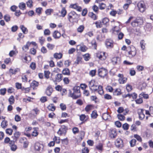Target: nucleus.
Listing matches in <instances>:
<instances>
[{"mask_svg":"<svg viewBox=\"0 0 153 153\" xmlns=\"http://www.w3.org/2000/svg\"><path fill=\"white\" fill-rule=\"evenodd\" d=\"M88 86L90 90L92 91H97L100 95L103 94L104 93L102 86L97 85L94 80H92L89 82Z\"/></svg>","mask_w":153,"mask_h":153,"instance_id":"f257e3e1","label":"nucleus"},{"mask_svg":"<svg viewBox=\"0 0 153 153\" xmlns=\"http://www.w3.org/2000/svg\"><path fill=\"white\" fill-rule=\"evenodd\" d=\"M73 92L71 90H69L68 96L73 99H76L81 96L80 88L79 86H75L73 88Z\"/></svg>","mask_w":153,"mask_h":153,"instance_id":"f03ea898","label":"nucleus"},{"mask_svg":"<svg viewBox=\"0 0 153 153\" xmlns=\"http://www.w3.org/2000/svg\"><path fill=\"white\" fill-rule=\"evenodd\" d=\"M127 51L128 52L129 56L131 57L134 56L136 53V49L133 45L127 47Z\"/></svg>","mask_w":153,"mask_h":153,"instance_id":"7ed1b4c3","label":"nucleus"},{"mask_svg":"<svg viewBox=\"0 0 153 153\" xmlns=\"http://www.w3.org/2000/svg\"><path fill=\"white\" fill-rule=\"evenodd\" d=\"M78 17V15L74 11H72L68 14V19L70 22L72 20L76 19Z\"/></svg>","mask_w":153,"mask_h":153,"instance_id":"20e7f679","label":"nucleus"},{"mask_svg":"<svg viewBox=\"0 0 153 153\" xmlns=\"http://www.w3.org/2000/svg\"><path fill=\"white\" fill-rule=\"evenodd\" d=\"M68 129V127L65 125H62L61 127L59 129L57 133L60 136L62 135H65Z\"/></svg>","mask_w":153,"mask_h":153,"instance_id":"39448f33","label":"nucleus"},{"mask_svg":"<svg viewBox=\"0 0 153 153\" xmlns=\"http://www.w3.org/2000/svg\"><path fill=\"white\" fill-rule=\"evenodd\" d=\"M98 73L100 77L103 78L107 74V70L104 68H100L98 70Z\"/></svg>","mask_w":153,"mask_h":153,"instance_id":"423d86ee","label":"nucleus"},{"mask_svg":"<svg viewBox=\"0 0 153 153\" xmlns=\"http://www.w3.org/2000/svg\"><path fill=\"white\" fill-rule=\"evenodd\" d=\"M137 6L139 11L141 12H144L146 9V7L143 1H141L138 2Z\"/></svg>","mask_w":153,"mask_h":153,"instance_id":"0eeeda50","label":"nucleus"},{"mask_svg":"<svg viewBox=\"0 0 153 153\" xmlns=\"http://www.w3.org/2000/svg\"><path fill=\"white\" fill-rule=\"evenodd\" d=\"M116 146L119 148H122L123 146V140L120 138L117 139L115 141Z\"/></svg>","mask_w":153,"mask_h":153,"instance_id":"6e6552de","label":"nucleus"},{"mask_svg":"<svg viewBox=\"0 0 153 153\" xmlns=\"http://www.w3.org/2000/svg\"><path fill=\"white\" fill-rule=\"evenodd\" d=\"M44 148L43 144H40L39 143L37 142L35 143L34 145L35 149L37 151H42Z\"/></svg>","mask_w":153,"mask_h":153,"instance_id":"1a4fd4ad","label":"nucleus"},{"mask_svg":"<svg viewBox=\"0 0 153 153\" xmlns=\"http://www.w3.org/2000/svg\"><path fill=\"white\" fill-rule=\"evenodd\" d=\"M143 22V21L142 20L137 19L132 22L131 24L133 27H135L142 25Z\"/></svg>","mask_w":153,"mask_h":153,"instance_id":"9d476101","label":"nucleus"},{"mask_svg":"<svg viewBox=\"0 0 153 153\" xmlns=\"http://www.w3.org/2000/svg\"><path fill=\"white\" fill-rule=\"evenodd\" d=\"M117 76L119 78L118 80L120 84H124L126 82L127 79L124 77L123 74H119Z\"/></svg>","mask_w":153,"mask_h":153,"instance_id":"9b49d317","label":"nucleus"},{"mask_svg":"<svg viewBox=\"0 0 153 153\" xmlns=\"http://www.w3.org/2000/svg\"><path fill=\"white\" fill-rule=\"evenodd\" d=\"M96 56L100 60H105L106 59V56L105 55V52H100L96 53Z\"/></svg>","mask_w":153,"mask_h":153,"instance_id":"f8f14e48","label":"nucleus"},{"mask_svg":"<svg viewBox=\"0 0 153 153\" xmlns=\"http://www.w3.org/2000/svg\"><path fill=\"white\" fill-rule=\"evenodd\" d=\"M105 45L107 48H112L114 46V42L111 39H107L105 41Z\"/></svg>","mask_w":153,"mask_h":153,"instance_id":"ddd939ff","label":"nucleus"},{"mask_svg":"<svg viewBox=\"0 0 153 153\" xmlns=\"http://www.w3.org/2000/svg\"><path fill=\"white\" fill-rule=\"evenodd\" d=\"M15 142L14 141L10 140L9 143L11 150L13 151H15L17 149V146L15 144Z\"/></svg>","mask_w":153,"mask_h":153,"instance_id":"4468645a","label":"nucleus"},{"mask_svg":"<svg viewBox=\"0 0 153 153\" xmlns=\"http://www.w3.org/2000/svg\"><path fill=\"white\" fill-rule=\"evenodd\" d=\"M120 58L119 57H114L111 59V61L113 64L114 65L120 64Z\"/></svg>","mask_w":153,"mask_h":153,"instance_id":"2eb2a0df","label":"nucleus"},{"mask_svg":"<svg viewBox=\"0 0 153 153\" xmlns=\"http://www.w3.org/2000/svg\"><path fill=\"white\" fill-rule=\"evenodd\" d=\"M70 7L71 8L75 9L79 12H80L82 10V8L78 6L76 4H71Z\"/></svg>","mask_w":153,"mask_h":153,"instance_id":"dca6fc26","label":"nucleus"},{"mask_svg":"<svg viewBox=\"0 0 153 153\" xmlns=\"http://www.w3.org/2000/svg\"><path fill=\"white\" fill-rule=\"evenodd\" d=\"M20 135V133L19 131H16L13 134V136L12 137L13 138V140L12 141H16L19 138Z\"/></svg>","mask_w":153,"mask_h":153,"instance_id":"f3484780","label":"nucleus"},{"mask_svg":"<svg viewBox=\"0 0 153 153\" xmlns=\"http://www.w3.org/2000/svg\"><path fill=\"white\" fill-rule=\"evenodd\" d=\"M61 34L60 33H59L58 31H55L53 34V36L54 38L55 39H58L61 36Z\"/></svg>","mask_w":153,"mask_h":153,"instance_id":"a211bd4d","label":"nucleus"},{"mask_svg":"<svg viewBox=\"0 0 153 153\" xmlns=\"http://www.w3.org/2000/svg\"><path fill=\"white\" fill-rule=\"evenodd\" d=\"M62 74H57L55 76V81L56 82H60L62 79Z\"/></svg>","mask_w":153,"mask_h":153,"instance_id":"6ab92c4d","label":"nucleus"},{"mask_svg":"<svg viewBox=\"0 0 153 153\" xmlns=\"http://www.w3.org/2000/svg\"><path fill=\"white\" fill-rule=\"evenodd\" d=\"M103 145L102 143H99L96 146V148L100 152H102L103 150Z\"/></svg>","mask_w":153,"mask_h":153,"instance_id":"aec40b11","label":"nucleus"},{"mask_svg":"<svg viewBox=\"0 0 153 153\" xmlns=\"http://www.w3.org/2000/svg\"><path fill=\"white\" fill-rule=\"evenodd\" d=\"M110 135L112 138H115L116 137L117 133L115 129H113L111 130Z\"/></svg>","mask_w":153,"mask_h":153,"instance_id":"412c9836","label":"nucleus"},{"mask_svg":"<svg viewBox=\"0 0 153 153\" xmlns=\"http://www.w3.org/2000/svg\"><path fill=\"white\" fill-rule=\"evenodd\" d=\"M62 73L64 75L69 76L70 75V71L68 68H64L62 71Z\"/></svg>","mask_w":153,"mask_h":153,"instance_id":"4be33fe9","label":"nucleus"},{"mask_svg":"<svg viewBox=\"0 0 153 153\" xmlns=\"http://www.w3.org/2000/svg\"><path fill=\"white\" fill-rule=\"evenodd\" d=\"M39 83L38 82L36 81H33L31 83V87L33 88V89H36V88L38 87L39 85Z\"/></svg>","mask_w":153,"mask_h":153,"instance_id":"5701e85b","label":"nucleus"},{"mask_svg":"<svg viewBox=\"0 0 153 153\" xmlns=\"http://www.w3.org/2000/svg\"><path fill=\"white\" fill-rule=\"evenodd\" d=\"M20 28L22 30L23 33L27 34L28 32V30L27 28L24 25H21L20 26Z\"/></svg>","mask_w":153,"mask_h":153,"instance_id":"b1692460","label":"nucleus"},{"mask_svg":"<svg viewBox=\"0 0 153 153\" xmlns=\"http://www.w3.org/2000/svg\"><path fill=\"white\" fill-rule=\"evenodd\" d=\"M47 108L49 111H54L56 109V107L53 104H50L47 107Z\"/></svg>","mask_w":153,"mask_h":153,"instance_id":"393cba45","label":"nucleus"},{"mask_svg":"<svg viewBox=\"0 0 153 153\" xmlns=\"http://www.w3.org/2000/svg\"><path fill=\"white\" fill-rule=\"evenodd\" d=\"M52 91L53 89L51 87L49 86L46 89V94L47 95L49 96L51 95Z\"/></svg>","mask_w":153,"mask_h":153,"instance_id":"a878e982","label":"nucleus"},{"mask_svg":"<svg viewBox=\"0 0 153 153\" xmlns=\"http://www.w3.org/2000/svg\"><path fill=\"white\" fill-rule=\"evenodd\" d=\"M102 118L104 120H107L110 119V115L107 113H104L102 115Z\"/></svg>","mask_w":153,"mask_h":153,"instance_id":"bb28decb","label":"nucleus"},{"mask_svg":"<svg viewBox=\"0 0 153 153\" xmlns=\"http://www.w3.org/2000/svg\"><path fill=\"white\" fill-rule=\"evenodd\" d=\"M38 128L37 127H34V130L32 133L31 135L34 137H36L38 134L39 133L37 132V130Z\"/></svg>","mask_w":153,"mask_h":153,"instance_id":"cd10ccee","label":"nucleus"},{"mask_svg":"<svg viewBox=\"0 0 153 153\" xmlns=\"http://www.w3.org/2000/svg\"><path fill=\"white\" fill-rule=\"evenodd\" d=\"M31 43L28 42H27L26 44L22 48L23 51H26L29 49V47Z\"/></svg>","mask_w":153,"mask_h":153,"instance_id":"c85d7f7f","label":"nucleus"},{"mask_svg":"<svg viewBox=\"0 0 153 153\" xmlns=\"http://www.w3.org/2000/svg\"><path fill=\"white\" fill-rule=\"evenodd\" d=\"M8 125L7 122V121L4 120H3L1 124V126L3 128H6Z\"/></svg>","mask_w":153,"mask_h":153,"instance_id":"c756f323","label":"nucleus"},{"mask_svg":"<svg viewBox=\"0 0 153 153\" xmlns=\"http://www.w3.org/2000/svg\"><path fill=\"white\" fill-rule=\"evenodd\" d=\"M62 56V54L61 53H55L54 54V57L56 59H60Z\"/></svg>","mask_w":153,"mask_h":153,"instance_id":"7c9ffc66","label":"nucleus"},{"mask_svg":"<svg viewBox=\"0 0 153 153\" xmlns=\"http://www.w3.org/2000/svg\"><path fill=\"white\" fill-rule=\"evenodd\" d=\"M89 16L94 20H97V16L93 12L89 13Z\"/></svg>","mask_w":153,"mask_h":153,"instance_id":"2f4dec72","label":"nucleus"},{"mask_svg":"<svg viewBox=\"0 0 153 153\" xmlns=\"http://www.w3.org/2000/svg\"><path fill=\"white\" fill-rule=\"evenodd\" d=\"M139 97H143L145 99H147L149 98V95L147 94H145L144 93H142L139 96Z\"/></svg>","mask_w":153,"mask_h":153,"instance_id":"473e14b6","label":"nucleus"},{"mask_svg":"<svg viewBox=\"0 0 153 153\" xmlns=\"http://www.w3.org/2000/svg\"><path fill=\"white\" fill-rule=\"evenodd\" d=\"M113 94L114 95H119L121 94V90L119 88L116 89L114 92Z\"/></svg>","mask_w":153,"mask_h":153,"instance_id":"72a5a7b5","label":"nucleus"},{"mask_svg":"<svg viewBox=\"0 0 153 153\" xmlns=\"http://www.w3.org/2000/svg\"><path fill=\"white\" fill-rule=\"evenodd\" d=\"M61 16L63 17L65 16L67 13V11L65 8L63 7L62 8L61 11Z\"/></svg>","mask_w":153,"mask_h":153,"instance_id":"f704fd0d","label":"nucleus"},{"mask_svg":"<svg viewBox=\"0 0 153 153\" xmlns=\"http://www.w3.org/2000/svg\"><path fill=\"white\" fill-rule=\"evenodd\" d=\"M8 101L10 105L13 104L15 101V99L13 96H11L9 97Z\"/></svg>","mask_w":153,"mask_h":153,"instance_id":"c9c22d12","label":"nucleus"},{"mask_svg":"<svg viewBox=\"0 0 153 153\" xmlns=\"http://www.w3.org/2000/svg\"><path fill=\"white\" fill-rule=\"evenodd\" d=\"M4 18L6 22H8L10 20L11 17L8 14H6L4 16Z\"/></svg>","mask_w":153,"mask_h":153,"instance_id":"e433bc0d","label":"nucleus"},{"mask_svg":"<svg viewBox=\"0 0 153 153\" xmlns=\"http://www.w3.org/2000/svg\"><path fill=\"white\" fill-rule=\"evenodd\" d=\"M136 140L135 139H132L129 142L131 147H134L135 146Z\"/></svg>","mask_w":153,"mask_h":153,"instance_id":"4c0bfd02","label":"nucleus"},{"mask_svg":"<svg viewBox=\"0 0 153 153\" xmlns=\"http://www.w3.org/2000/svg\"><path fill=\"white\" fill-rule=\"evenodd\" d=\"M19 6L20 9L24 10L25 8V4L22 2L20 3Z\"/></svg>","mask_w":153,"mask_h":153,"instance_id":"58836bf2","label":"nucleus"},{"mask_svg":"<svg viewBox=\"0 0 153 153\" xmlns=\"http://www.w3.org/2000/svg\"><path fill=\"white\" fill-rule=\"evenodd\" d=\"M84 26L83 25H81L77 28V31L79 33H82L84 29Z\"/></svg>","mask_w":153,"mask_h":153,"instance_id":"ea45409f","label":"nucleus"},{"mask_svg":"<svg viewBox=\"0 0 153 153\" xmlns=\"http://www.w3.org/2000/svg\"><path fill=\"white\" fill-rule=\"evenodd\" d=\"M95 24L96 25V27L97 28H100L102 27L101 22L100 21L96 22Z\"/></svg>","mask_w":153,"mask_h":153,"instance_id":"a19ab883","label":"nucleus"},{"mask_svg":"<svg viewBox=\"0 0 153 153\" xmlns=\"http://www.w3.org/2000/svg\"><path fill=\"white\" fill-rule=\"evenodd\" d=\"M97 116V112L95 111H92L91 114V117L93 119L96 118Z\"/></svg>","mask_w":153,"mask_h":153,"instance_id":"79ce46f5","label":"nucleus"},{"mask_svg":"<svg viewBox=\"0 0 153 153\" xmlns=\"http://www.w3.org/2000/svg\"><path fill=\"white\" fill-rule=\"evenodd\" d=\"M83 57L84 59L86 61H88L90 58L89 54L87 53L83 55Z\"/></svg>","mask_w":153,"mask_h":153,"instance_id":"37998d69","label":"nucleus"},{"mask_svg":"<svg viewBox=\"0 0 153 153\" xmlns=\"http://www.w3.org/2000/svg\"><path fill=\"white\" fill-rule=\"evenodd\" d=\"M140 46L142 50H144L145 48L146 44L144 40H142L140 42Z\"/></svg>","mask_w":153,"mask_h":153,"instance_id":"c03bdc74","label":"nucleus"},{"mask_svg":"<svg viewBox=\"0 0 153 153\" xmlns=\"http://www.w3.org/2000/svg\"><path fill=\"white\" fill-rule=\"evenodd\" d=\"M92 105H87L85 108V110L86 112H88L91 109Z\"/></svg>","mask_w":153,"mask_h":153,"instance_id":"a18cd8bd","label":"nucleus"},{"mask_svg":"<svg viewBox=\"0 0 153 153\" xmlns=\"http://www.w3.org/2000/svg\"><path fill=\"white\" fill-rule=\"evenodd\" d=\"M99 7L100 9L103 10L105 8L106 5L105 4L102 3L99 4Z\"/></svg>","mask_w":153,"mask_h":153,"instance_id":"49530a36","label":"nucleus"},{"mask_svg":"<svg viewBox=\"0 0 153 153\" xmlns=\"http://www.w3.org/2000/svg\"><path fill=\"white\" fill-rule=\"evenodd\" d=\"M6 88H1L0 89V94L3 96L4 95L6 94Z\"/></svg>","mask_w":153,"mask_h":153,"instance_id":"de8ad7c7","label":"nucleus"},{"mask_svg":"<svg viewBox=\"0 0 153 153\" xmlns=\"http://www.w3.org/2000/svg\"><path fill=\"white\" fill-rule=\"evenodd\" d=\"M33 1L32 0H29L27 2V7L31 8L33 6Z\"/></svg>","mask_w":153,"mask_h":153,"instance_id":"09e8293b","label":"nucleus"},{"mask_svg":"<svg viewBox=\"0 0 153 153\" xmlns=\"http://www.w3.org/2000/svg\"><path fill=\"white\" fill-rule=\"evenodd\" d=\"M117 117L121 121H123L124 120L125 117L122 114H119L117 115Z\"/></svg>","mask_w":153,"mask_h":153,"instance_id":"8fccbe9b","label":"nucleus"},{"mask_svg":"<svg viewBox=\"0 0 153 153\" xmlns=\"http://www.w3.org/2000/svg\"><path fill=\"white\" fill-rule=\"evenodd\" d=\"M109 21V19L107 18H105L102 20V23L105 25H107Z\"/></svg>","mask_w":153,"mask_h":153,"instance_id":"3c124183","label":"nucleus"},{"mask_svg":"<svg viewBox=\"0 0 153 153\" xmlns=\"http://www.w3.org/2000/svg\"><path fill=\"white\" fill-rule=\"evenodd\" d=\"M60 107L62 111H64L66 109V107L65 104L61 103L60 104Z\"/></svg>","mask_w":153,"mask_h":153,"instance_id":"603ef678","label":"nucleus"},{"mask_svg":"<svg viewBox=\"0 0 153 153\" xmlns=\"http://www.w3.org/2000/svg\"><path fill=\"white\" fill-rule=\"evenodd\" d=\"M129 126V125L127 123H125L123 125L122 127L124 130H126L128 129Z\"/></svg>","mask_w":153,"mask_h":153,"instance_id":"864d4df0","label":"nucleus"},{"mask_svg":"<svg viewBox=\"0 0 153 153\" xmlns=\"http://www.w3.org/2000/svg\"><path fill=\"white\" fill-rule=\"evenodd\" d=\"M139 98L135 100L137 104H140L143 102V100L141 97H139Z\"/></svg>","mask_w":153,"mask_h":153,"instance_id":"5fc2aeb1","label":"nucleus"},{"mask_svg":"<svg viewBox=\"0 0 153 153\" xmlns=\"http://www.w3.org/2000/svg\"><path fill=\"white\" fill-rule=\"evenodd\" d=\"M47 46L49 49L53 50L55 46L52 44L48 43L47 44Z\"/></svg>","mask_w":153,"mask_h":153,"instance_id":"6e6d98bb","label":"nucleus"},{"mask_svg":"<svg viewBox=\"0 0 153 153\" xmlns=\"http://www.w3.org/2000/svg\"><path fill=\"white\" fill-rule=\"evenodd\" d=\"M134 138H136L137 140L140 142H141L142 141V139L141 137L137 134H134Z\"/></svg>","mask_w":153,"mask_h":153,"instance_id":"4d7b16f0","label":"nucleus"},{"mask_svg":"<svg viewBox=\"0 0 153 153\" xmlns=\"http://www.w3.org/2000/svg\"><path fill=\"white\" fill-rule=\"evenodd\" d=\"M44 35L46 36L49 35L51 34L50 30L48 29H45L44 30Z\"/></svg>","mask_w":153,"mask_h":153,"instance_id":"13d9d810","label":"nucleus"},{"mask_svg":"<svg viewBox=\"0 0 153 153\" xmlns=\"http://www.w3.org/2000/svg\"><path fill=\"white\" fill-rule=\"evenodd\" d=\"M64 83L65 84H68L69 83L70 80L68 77H65L63 79Z\"/></svg>","mask_w":153,"mask_h":153,"instance_id":"bf43d9fd","label":"nucleus"},{"mask_svg":"<svg viewBox=\"0 0 153 153\" xmlns=\"http://www.w3.org/2000/svg\"><path fill=\"white\" fill-rule=\"evenodd\" d=\"M53 140L54 142H56L57 143H59L60 142V139L59 137H57L55 136L53 138Z\"/></svg>","mask_w":153,"mask_h":153,"instance_id":"052dcab7","label":"nucleus"},{"mask_svg":"<svg viewBox=\"0 0 153 153\" xmlns=\"http://www.w3.org/2000/svg\"><path fill=\"white\" fill-rule=\"evenodd\" d=\"M30 67L33 70H34L36 68V64L35 62H32L30 65Z\"/></svg>","mask_w":153,"mask_h":153,"instance_id":"680f3d73","label":"nucleus"},{"mask_svg":"<svg viewBox=\"0 0 153 153\" xmlns=\"http://www.w3.org/2000/svg\"><path fill=\"white\" fill-rule=\"evenodd\" d=\"M13 130L11 128H7L6 130V132L10 135L12 134Z\"/></svg>","mask_w":153,"mask_h":153,"instance_id":"e2e57ef3","label":"nucleus"},{"mask_svg":"<svg viewBox=\"0 0 153 153\" xmlns=\"http://www.w3.org/2000/svg\"><path fill=\"white\" fill-rule=\"evenodd\" d=\"M88 48L85 46H81L80 48V50L82 52H85Z\"/></svg>","mask_w":153,"mask_h":153,"instance_id":"0e129e2a","label":"nucleus"},{"mask_svg":"<svg viewBox=\"0 0 153 153\" xmlns=\"http://www.w3.org/2000/svg\"><path fill=\"white\" fill-rule=\"evenodd\" d=\"M132 86L129 84H127L126 86V89L128 92L131 91L132 89Z\"/></svg>","mask_w":153,"mask_h":153,"instance_id":"69168bd1","label":"nucleus"},{"mask_svg":"<svg viewBox=\"0 0 153 153\" xmlns=\"http://www.w3.org/2000/svg\"><path fill=\"white\" fill-rule=\"evenodd\" d=\"M18 29V27L16 25L13 26L11 27V31L13 32H16Z\"/></svg>","mask_w":153,"mask_h":153,"instance_id":"338daca9","label":"nucleus"},{"mask_svg":"<svg viewBox=\"0 0 153 153\" xmlns=\"http://www.w3.org/2000/svg\"><path fill=\"white\" fill-rule=\"evenodd\" d=\"M89 152V150L88 148L86 147H85L84 149H83L82 150V153H88Z\"/></svg>","mask_w":153,"mask_h":153,"instance_id":"774afa93","label":"nucleus"}]
</instances>
